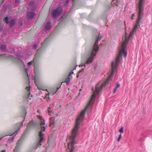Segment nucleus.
<instances>
[{
	"label": "nucleus",
	"mask_w": 152,
	"mask_h": 152,
	"mask_svg": "<svg viewBox=\"0 0 152 152\" xmlns=\"http://www.w3.org/2000/svg\"><path fill=\"white\" fill-rule=\"evenodd\" d=\"M102 37V36H100V35L96 37V40L94 45L91 48L87 54L86 58V62L84 63L80 64L79 66L80 67L83 66L85 67L86 64H90L92 63L94 57L96 56L99 47L98 44Z\"/></svg>",
	"instance_id": "nucleus-1"
},
{
	"label": "nucleus",
	"mask_w": 152,
	"mask_h": 152,
	"mask_svg": "<svg viewBox=\"0 0 152 152\" xmlns=\"http://www.w3.org/2000/svg\"><path fill=\"white\" fill-rule=\"evenodd\" d=\"M48 38H46L45 40L44 41L41 43V47L40 48L37 50V52L35 54L34 57V58L33 61H31L28 63V66H31L32 64V63L33 62L34 66V72L35 75L34 81L36 86H37L38 88L39 89H41L38 86V85L37 83V73L36 71V67L35 64V62L37 61V58L40 56L42 52H43V48L46 45L47 42L48 41Z\"/></svg>",
	"instance_id": "nucleus-2"
},
{
	"label": "nucleus",
	"mask_w": 152,
	"mask_h": 152,
	"mask_svg": "<svg viewBox=\"0 0 152 152\" xmlns=\"http://www.w3.org/2000/svg\"><path fill=\"white\" fill-rule=\"evenodd\" d=\"M38 118L40 122V129L39 132L38 139L39 141L36 146V148H37L39 145H41V143L44 139L43 137L44 135L43 132H44L46 129V128L44 126L45 124V120L42 117L38 116Z\"/></svg>",
	"instance_id": "nucleus-3"
},
{
	"label": "nucleus",
	"mask_w": 152,
	"mask_h": 152,
	"mask_svg": "<svg viewBox=\"0 0 152 152\" xmlns=\"http://www.w3.org/2000/svg\"><path fill=\"white\" fill-rule=\"evenodd\" d=\"M0 58L10 59L14 62L19 64L22 67H25L24 63L22 60L18 58L15 57L13 56L8 55L6 54H0Z\"/></svg>",
	"instance_id": "nucleus-4"
},
{
	"label": "nucleus",
	"mask_w": 152,
	"mask_h": 152,
	"mask_svg": "<svg viewBox=\"0 0 152 152\" xmlns=\"http://www.w3.org/2000/svg\"><path fill=\"white\" fill-rule=\"evenodd\" d=\"M35 126V124L32 121H31L29 122L28 125L27 126V128L23 132V134H22L20 140H21L24 137L27 132L31 128L34 127Z\"/></svg>",
	"instance_id": "nucleus-5"
},
{
	"label": "nucleus",
	"mask_w": 152,
	"mask_h": 152,
	"mask_svg": "<svg viewBox=\"0 0 152 152\" xmlns=\"http://www.w3.org/2000/svg\"><path fill=\"white\" fill-rule=\"evenodd\" d=\"M63 10V8L59 6L55 10H54L52 12L53 17L54 18H56L59 16Z\"/></svg>",
	"instance_id": "nucleus-6"
},
{
	"label": "nucleus",
	"mask_w": 152,
	"mask_h": 152,
	"mask_svg": "<svg viewBox=\"0 0 152 152\" xmlns=\"http://www.w3.org/2000/svg\"><path fill=\"white\" fill-rule=\"evenodd\" d=\"M23 117L24 120L21 123H19L18 124V126H20V127H19V128L13 134V133L9 134L7 135L5 134L4 135V136H10L13 135H14V136H15L17 134L18 132V131L20 129V128L21 127L23 126V122L24 121L25 119V116L26 114V110H24V111H23Z\"/></svg>",
	"instance_id": "nucleus-7"
},
{
	"label": "nucleus",
	"mask_w": 152,
	"mask_h": 152,
	"mask_svg": "<svg viewBox=\"0 0 152 152\" xmlns=\"http://www.w3.org/2000/svg\"><path fill=\"white\" fill-rule=\"evenodd\" d=\"M9 19L8 17H6L4 19V21L7 23H9L10 27H13L15 24L16 20L15 19H12L8 21Z\"/></svg>",
	"instance_id": "nucleus-8"
},
{
	"label": "nucleus",
	"mask_w": 152,
	"mask_h": 152,
	"mask_svg": "<svg viewBox=\"0 0 152 152\" xmlns=\"http://www.w3.org/2000/svg\"><path fill=\"white\" fill-rule=\"evenodd\" d=\"M26 90L27 91V93L26 94V98L27 99H31L30 97H32V95H30L29 91H30V87L29 86H27L26 88Z\"/></svg>",
	"instance_id": "nucleus-9"
},
{
	"label": "nucleus",
	"mask_w": 152,
	"mask_h": 152,
	"mask_svg": "<svg viewBox=\"0 0 152 152\" xmlns=\"http://www.w3.org/2000/svg\"><path fill=\"white\" fill-rule=\"evenodd\" d=\"M35 13L31 12H27V16L28 19H32L34 18L35 15Z\"/></svg>",
	"instance_id": "nucleus-10"
},
{
	"label": "nucleus",
	"mask_w": 152,
	"mask_h": 152,
	"mask_svg": "<svg viewBox=\"0 0 152 152\" xmlns=\"http://www.w3.org/2000/svg\"><path fill=\"white\" fill-rule=\"evenodd\" d=\"M145 0H140L138 7H144Z\"/></svg>",
	"instance_id": "nucleus-11"
},
{
	"label": "nucleus",
	"mask_w": 152,
	"mask_h": 152,
	"mask_svg": "<svg viewBox=\"0 0 152 152\" xmlns=\"http://www.w3.org/2000/svg\"><path fill=\"white\" fill-rule=\"evenodd\" d=\"M21 140H19L18 141V142L17 143V145L15 146V149L13 150V152H18V150L19 148V142H20Z\"/></svg>",
	"instance_id": "nucleus-12"
},
{
	"label": "nucleus",
	"mask_w": 152,
	"mask_h": 152,
	"mask_svg": "<svg viewBox=\"0 0 152 152\" xmlns=\"http://www.w3.org/2000/svg\"><path fill=\"white\" fill-rule=\"evenodd\" d=\"M51 27V23L49 22H48L46 24L45 28L46 30H49L50 29Z\"/></svg>",
	"instance_id": "nucleus-13"
},
{
	"label": "nucleus",
	"mask_w": 152,
	"mask_h": 152,
	"mask_svg": "<svg viewBox=\"0 0 152 152\" xmlns=\"http://www.w3.org/2000/svg\"><path fill=\"white\" fill-rule=\"evenodd\" d=\"M6 45H3L1 46L0 49L2 51H5L6 50Z\"/></svg>",
	"instance_id": "nucleus-14"
},
{
	"label": "nucleus",
	"mask_w": 152,
	"mask_h": 152,
	"mask_svg": "<svg viewBox=\"0 0 152 152\" xmlns=\"http://www.w3.org/2000/svg\"><path fill=\"white\" fill-rule=\"evenodd\" d=\"M70 78L69 77H68L66 80L65 82L66 83V85H68L70 82Z\"/></svg>",
	"instance_id": "nucleus-15"
},
{
	"label": "nucleus",
	"mask_w": 152,
	"mask_h": 152,
	"mask_svg": "<svg viewBox=\"0 0 152 152\" xmlns=\"http://www.w3.org/2000/svg\"><path fill=\"white\" fill-rule=\"evenodd\" d=\"M51 94V93H48V94H46V97L45 98H46V100H47V101L48 102L49 101V99H50V98L49 97V95Z\"/></svg>",
	"instance_id": "nucleus-16"
},
{
	"label": "nucleus",
	"mask_w": 152,
	"mask_h": 152,
	"mask_svg": "<svg viewBox=\"0 0 152 152\" xmlns=\"http://www.w3.org/2000/svg\"><path fill=\"white\" fill-rule=\"evenodd\" d=\"M84 70V69H82L80 70L77 73V77H78L80 75V74L81 72H83Z\"/></svg>",
	"instance_id": "nucleus-17"
},
{
	"label": "nucleus",
	"mask_w": 152,
	"mask_h": 152,
	"mask_svg": "<svg viewBox=\"0 0 152 152\" xmlns=\"http://www.w3.org/2000/svg\"><path fill=\"white\" fill-rule=\"evenodd\" d=\"M14 138V137L12 136L11 137H10L9 139V141H10L11 142H12L13 141V140Z\"/></svg>",
	"instance_id": "nucleus-18"
},
{
	"label": "nucleus",
	"mask_w": 152,
	"mask_h": 152,
	"mask_svg": "<svg viewBox=\"0 0 152 152\" xmlns=\"http://www.w3.org/2000/svg\"><path fill=\"white\" fill-rule=\"evenodd\" d=\"M34 2L33 1L31 2L29 4V7L30 8L32 7H34Z\"/></svg>",
	"instance_id": "nucleus-19"
},
{
	"label": "nucleus",
	"mask_w": 152,
	"mask_h": 152,
	"mask_svg": "<svg viewBox=\"0 0 152 152\" xmlns=\"http://www.w3.org/2000/svg\"><path fill=\"white\" fill-rule=\"evenodd\" d=\"M38 45V43H35L34 44L33 46V49H35L37 47Z\"/></svg>",
	"instance_id": "nucleus-20"
},
{
	"label": "nucleus",
	"mask_w": 152,
	"mask_h": 152,
	"mask_svg": "<svg viewBox=\"0 0 152 152\" xmlns=\"http://www.w3.org/2000/svg\"><path fill=\"white\" fill-rule=\"evenodd\" d=\"M119 131L121 133H122L123 132V127H121L119 130Z\"/></svg>",
	"instance_id": "nucleus-21"
},
{
	"label": "nucleus",
	"mask_w": 152,
	"mask_h": 152,
	"mask_svg": "<svg viewBox=\"0 0 152 152\" xmlns=\"http://www.w3.org/2000/svg\"><path fill=\"white\" fill-rule=\"evenodd\" d=\"M121 134H120L119 135V137L117 139V141L118 142H119L120 139H121Z\"/></svg>",
	"instance_id": "nucleus-22"
},
{
	"label": "nucleus",
	"mask_w": 152,
	"mask_h": 152,
	"mask_svg": "<svg viewBox=\"0 0 152 152\" xmlns=\"http://www.w3.org/2000/svg\"><path fill=\"white\" fill-rule=\"evenodd\" d=\"M58 88V87H57L56 88V89H57V90L56 91H53L52 93V95H54V94H55L56 93V92L57 91V90L59 88Z\"/></svg>",
	"instance_id": "nucleus-23"
},
{
	"label": "nucleus",
	"mask_w": 152,
	"mask_h": 152,
	"mask_svg": "<svg viewBox=\"0 0 152 152\" xmlns=\"http://www.w3.org/2000/svg\"><path fill=\"white\" fill-rule=\"evenodd\" d=\"M20 2V1L19 0H15V3L16 4V5H18Z\"/></svg>",
	"instance_id": "nucleus-24"
},
{
	"label": "nucleus",
	"mask_w": 152,
	"mask_h": 152,
	"mask_svg": "<svg viewBox=\"0 0 152 152\" xmlns=\"http://www.w3.org/2000/svg\"><path fill=\"white\" fill-rule=\"evenodd\" d=\"M73 73V70L71 71L70 73H69V76H70L71 75H72Z\"/></svg>",
	"instance_id": "nucleus-25"
},
{
	"label": "nucleus",
	"mask_w": 152,
	"mask_h": 152,
	"mask_svg": "<svg viewBox=\"0 0 152 152\" xmlns=\"http://www.w3.org/2000/svg\"><path fill=\"white\" fill-rule=\"evenodd\" d=\"M70 0H66V3L65 4V5L66 6H67L68 5V3Z\"/></svg>",
	"instance_id": "nucleus-26"
},
{
	"label": "nucleus",
	"mask_w": 152,
	"mask_h": 152,
	"mask_svg": "<svg viewBox=\"0 0 152 152\" xmlns=\"http://www.w3.org/2000/svg\"><path fill=\"white\" fill-rule=\"evenodd\" d=\"M25 72H26V74H27V76H28V74H27V72L28 71V69H26V68H25Z\"/></svg>",
	"instance_id": "nucleus-27"
},
{
	"label": "nucleus",
	"mask_w": 152,
	"mask_h": 152,
	"mask_svg": "<svg viewBox=\"0 0 152 152\" xmlns=\"http://www.w3.org/2000/svg\"><path fill=\"white\" fill-rule=\"evenodd\" d=\"M120 86V85L119 84L117 83V85H116V87H116V88H118Z\"/></svg>",
	"instance_id": "nucleus-28"
},
{
	"label": "nucleus",
	"mask_w": 152,
	"mask_h": 152,
	"mask_svg": "<svg viewBox=\"0 0 152 152\" xmlns=\"http://www.w3.org/2000/svg\"><path fill=\"white\" fill-rule=\"evenodd\" d=\"M134 16H135V15H134V14H133L132 15V17H131V19H132V20H133V17H134Z\"/></svg>",
	"instance_id": "nucleus-29"
},
{
	"label": "nucleus",
	"mask_w": 152,
	"mask_h": 152,
	"mask_svg": "<svg viewBox=\"0 0 152 152\" xmlns=\"http://www.w3.org/2000/svg\"><path fill=\"white\" fill-rule=\"evenodd\" d=\"M117 89V88H116V87L115 88V89L113 91V93H115L116 92Z\"/></svg>",
	"instance_id": "nucleus-30"
},
{
	"label": "nucleus",
	"mask_w": 152,
	"mask_h": 152,
	"mask_svg": "<svg viewBox=\"0 0 152 152\" xmlns=\"http://www.w3.org/2000/svg\"><path fill=\"white\" fill-rule=\"evenodd\" d=\"M58 28V26H57L55 27V29H54V31L56 30L57 29V28Z\"/></svg>",
	"instance_id": "nucleus-31"
},
{
	"label": "nucleus",
	"mask_w": 152,
	"mask_h": 152,
	"mask_svg": "<svg viewBox=\"0 0 152 152\" xmlns=\"http://www.w3.org/2000/svg\"><path fill=\"white\" fill-rule=\"evenodd\" d=\"M50 107L49 109H48V112L49 113V112H50Z\"/></svg>",
	"instance_id": "nucleus-32"
},
{
	"label": "nucleus",
	"mask_w": 152,
	"mask_h": 152,
	"mask_svg": "<svg viewBox=\"0 0 152 152\" xmlns=\"http://www.w3.org/2000/svg\"><path fill=\"white\" fill-rule=\"evenodd\" d=\"M31 10H34V8H31Z\"/></svg>",
	"instance_id": "nucleus-33"
},
{
	"label": "nucleus",
	"mask_w": 152,
	"mask_h": 152,
	"mask_svg": "<svg viewBox=\"0 0 152 152\" xmlns=\"http://www.w3.org/2000/svg\"><path fill=\"white\" fill-rule=\"evenodd\" d=\"M1 152H6L5 150H3L1 151Z\"/></svg>",
	"instance_id": "nucleus-34"
},
{
	"label": "nucleus",
	"mask_w": 152,
	"mask_h": 152,
	"mask_svg": "<svg viewBox=\"0 0 152 152\" xmlns=\"http://www.w3.org/2000/svg\"><path fill=\"white\" fill-rule=\"evenodd\" d=\"M4 1V0H3L1 4H2Z\"/></svg>",
	"instance_id": "nucleus-35"
},
{
	"label": "nucleus",
	"mask_w": 152,
	"mask_h": 152,
	"mask_svg": "<svg viewBox=\"0 0 152 152\" xmlns=\"http://www.w3.org/2000/svg\"><path fill=\"white\" fill-rule=\"evenodd\" d=\"M114 4H115V5H117V4H116V3H115L113 4V6H115V5H114Z\"/></svg>",
	"instance_id": "nucleus-36"
},
{
	"label": "nucleus",
	"mask_w": 152,
	"mask_h": 152,
	"mask_svg": "<svg viewBox=\"0 0 152 152\" xmlns=\"http://www.w3.org/2000/svg\"><path fill=\"white\" fill-rule=\"evenodd\" d=\"M3 137H1L0 138V140H1Z\"/></svg>",
	"instance_id": "nucleus-37"
},
{
	"label": "nucleus",
	"mask_w": 152,
	"mask_h": 152,
	"mask_svg": "<svg viewBox=\"0 0 152 152\" xmlns=\"http://www.w3.org/2000/svg\"><path fill=\"white\" fill-rule=\"evenodd\" d=\"M114 0H113L112 1V3H113V1H114Z\"/></svg>",
	"instance_id": "nucleus-38"
},
{
	"label": "nucleus",
	"mask_w": 152,
	"mask_h": 152,
	"mask_svg": "<svg viewBox=\"0 0 152 152\" xmlns=\"http://www.w3.org/2000/svg\"><path fill=\"white\" fill-rule=\"evenodd\" d=\"M73 1H74V0H72Z\"/></svg>",
	"instance_id": "nucleus-39"
},
{
	"label": "nucleus",
	"mask_w": 152,
	"mask_h": 152,
	"mask_svg": "<svg viewBox=\"0 0 152 152\" xmlns=\"http://www.w3.org/2000/svg\"><path fill=\"white\" fill-rule=\"evenodd\" d=\"M81 89H80V91H81Z\"/></svg>",
	"instance_id": "nucleus-40"
}]
</instances>
